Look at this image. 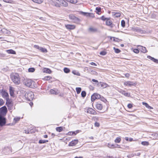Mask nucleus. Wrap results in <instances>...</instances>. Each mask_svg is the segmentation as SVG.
Here are the masks:
<instances>
[{
	"label": "nucleus",
	"mask_w": 158,
	"mask_h": 158,
	"mask_svg": "<svg viewBox=\"0 0 158 158\" xmlns=\"http://www.w3.org/2000/svg\"><path fill=\"white\" fill-rule=\"evenodd\" d=\"M119 145L117 144H116L115 145H114L113 144H112L110 143H108L107 145V146L110 148H117V146H118Z\"/></svg>",
	"instance_id": "a211bd4d"
},
{
	"label": "nucleus",
	"mask_w": 158,
	"mask_h": 158,
	"mask_svg": "<svg viewBox=\"0 0 158 158\" xmlns=\"http://www.w3.org/2000/svg\"><path fill=\"white\" fill-rule=\"evenodd\" d=\"M35 70V69L33 68H31L28 69V71L30 72H33Z\"/></svg>",
	"instance_id": "ea45409f"
},
{
	"label": "nucleus",
	"mask_w": 158,
	"mask_h": 158,
	"mask_svg": "<svg viewBox=\"0 0 158 158\" xmlns=\"http://www.w3.org/2000/svg\"><path fill=\"white\" fill-rule=\"evenodd\" d=\"M50 94H54L55 95H57L58 94V92L54 89H51L50 91Z\"/></svg>",
	"instance_id": "b1692460"
},
{
	"label": "nucleus",
	"mask_w": 158,
	"mask_h": 158,
	"mask_svg": "<svg viewBox=\"0 0 158 158\" xmlns=\"http://www.w3.org/2000/svg\"><path fill=\"white\" fill-rule=\"evenodd\" d=\"M33 131H31V130L30 131H29L28 130H25L24 131V132L27 134H29L30 133H31L32 132H33Z\"/></svg>",
	"instance_id": "49530a36"
},
{
	"label": "nucleus",
	"mask_w": 158,
	"mask_h": 158,
	"mask_svg": "<svg viewBox=\"0 0 158 158\" xmlns=\"http://www.w3.org/2000/svg\"><path fill=\"white\" fill-rule=\"evenodd\" d=\"M86 93L85 91H83L81 92V95L82 97L84 98L86 96Z\"/></svg>",
	"instance_id": "4c0bfd02"
},
{
	"label": "nucleus",
	"mask_w": 158,
	"mask_h": 158,
	"mask_svg": "<svg viewBox=\"0 0 158 158\" xmlns=\"http://www.w3.org/2000/svg\"><path fill=\"white\" fill-rule=\"evenodd\" d=\"M119 92L123 95H124L125 96H129L130 95L129 94L125 92V91L121 90Z\"/></svg>",
	"instance_id": "a878e982"
},
{
	"label": "nucleus",
	"mask_w": 158,
	"mask_h": 158,
	"mask_svg": "<svg viewBox=\"0 0 158 158\" xmlns=\"http://www.w3.org/2000/svg\"><path fill=\"white\" fill-rule=\"evenodd\" d=\"M92 81L94 82L97 83V86L98 87H99L100 88V87L101 86V83H102L101 82H98V81L97 80H95V79H92Z\"/></svg>",
	"instance_id": "aec40b11"
},
{
	"label": "nucleus",
	"mask_w": 158,
	"mask_h": 158,
	"mask_svg": "<svg viewBox=\"0 0 158 158\" xmlns=\"http://www.w3.org/2000/svg\"><path fill=\"white\" fill-rule=\"evenodd\" d=\"M89 31L92 32H96L98 31V29L96 28L90 27L89 29Z\"/></svg>",
	"instance_id": "2eb2a0df"
},
{
	"label": "nucleus",
	"mask_w": 158,
	"mask_h": 158,
	"mask_svg": "<svg viewBox=\"0 0 158 158\" xmlns=\"http://www.w3.org/2000/svg\"><path fill=\"white\" fill-rule=\"evenodd\" d=\"M94 125L95 127H99L100 126L99 123L97 122H95L94 123Z\"/></svg>",
	"instance_id": "4d7b16f0"
},
{
	"label": "nucleus",
	"mask_w": 158,
	"mask_h": 158,
	"mask_svg": "<svg viewBox=\"0 0 158 158\" xmlns=\"http://www.w3.org/2000/svg\"><path fill=\"white\" fill-rule=\"evenodd\" d=\"M45 71L48 73H51V71L49 69H46Z\"/></svg>",
	"instance_id": "a18cd8bd"
},
{
	"label": "nucleus",
	"mask_w": 158,
	"mask_h": 158,
	"mask_svg": "<svg viewBox=\"0 0 158 158\" xmlns=\"http://www.w3.org/2000/svg\"><path fill=\"white\" fill-rule=\"evenodd\" d=\"M69 19L71 20L73 22L75 23H77L79 21V19L73 15H69Z\"/></svg>",
	"instance_id": "39448f33"
},
{
	"label": "nucleus",
	"mask_w": 158,
	"mask_h": 158,
	"mask_svg": "<svg viewBox=\"0 0 158 158\" xmlns=\"http://www.w3.org/2000/svg\"><path fill=\"white\" fill-rule=\"evenodd\" d=\"M106 23L107 26H109L111 28L113 27L114 25L112 24V22L110 19L107 18L106 21Z\"/></svg>",
	"instance_id": "1a4fd4ad"
},
{
	"label": "nucleus",
	"mask_w": 158,
	"mask_h": 158,
	"mask_svg": "<svg viewBox=\"0 0 158 158\" xmlns=\"http://www.w3.org/2000/svg\"><path fill=\"white\" fill-rule=\"evenodd\" d=\"M90 64L92 65L97 66V64L93 62L91 63Z\"/></svg>",
	"instance_id": "0e129e2a"
},
{
	"label": "nucleus",
	"mask_w": 158,
	"mask_h": 158,
	"mask_svg": "<svg viewBox=\"0 0 158 158\" xmlns=\"http://www.w3.org/2000/svg\"><path fill=\"white\" fill-rule=\"evenodd\" d=\"M7 110L5 106H2L0 108V116H5L7 113Z\"/></svg>",
	"instance_id": "20e7f679"
},
{
	"label": "nucleus",
	"mask_w": 158,
	"mask_h": 158,
	"mask_svg": "<svg viewBox=\"0 0 158 158\" xmlns=\"http://www.w3.org/2000/svg\"><path fill=\"white\" fill-rule=\"evenodd\" d=\"M143 105L145 106L147 108H148V109H153L152 107L151 106H149V105L148 103H146L143 102Z\"/></svg>",
	"instance_id": "393cba45"
},
{
	"label": "nucleus",
	"mask_w": 158,
	"mask_h": 158,
	"mask_svg": "<svg viewBox=\"0 0 158 158\" xmlns=\"http://www.w3.org/2000/svg\"><path fill=\"white\" fill-rule=\"evenodd\" d=\"M63 129V127H58L56 128V131L59 132H61Z\"/></svg>",
	"instance_id": "cd10ccee"
},
{
	"label": "nucleus",
	"mask_w": 158,
	"mask_h": 158,
	"mask_svg": "<svg viewBox=\"0 0 158 158\" xmlns=\"http://www.w3.org/2000/svg\"><path fill=\"white\" fill-rule=\"evenodd\" d=\"M125 76L126 77H129L130 76V74L128 73H127L125 74Z\"/></svg>",
	"instance_id": "e2e57ef3"
},
{
	"label": "nucleus",
	"mask_w": 158,
	"mask_h": 158,
	"mask_svg": "<svg viewBox=\"0 0 158 158\" xmlns=\"http://www.w3.org/2000/svg\"><path fill=\"white\" fill-rule=\"evenodd\" d=\"M10 78L13 82L16 85H19L20 83V78L17 73H14L10 75Z\"/></svg>",
	"instance_id": "f257e3e1"
},
{
	"label": "nucleus",
	"mask_w": 158,
	"mask_h": 158,
	"mask_svg": "<svg viewBox=\"0 0 158 158\" xmlns=\"http://www.w3.org/2000/svg\"><path fill=\"white\" fill-rule=\"evenodd\" d=\"M2 31L4 34H10V31L7 29L3 28L1 30Z\"/></svg>",
	"instance_id": "5701e85b"
},
{
	"label": "nucleus",
	"mask_w": 158,
	"mask_h": 158,
	"mask_svg": "<svg viewBox=\"0 0 158 158\" xmlns=\"http://www.w3.org/2000/svg\"><path fill=\"white\" fill-rule=\"evenodd\" d=\"M33 2H35L40 3L43 2V0H32Z\"/></svg>",
	"instance_id": "e433bc0d"
},
{
	"label": "nucleus",
	"mask_w": 158,
	"mask_h": 158,
	"mask_svg": "<svg viewBox=\"0 0 158 158\" xmlns=\"http://www.w3.org/2000/svg\"><path fill=\"white\" fill-rule=\"evenodd\" d=\"M78 142V140L74 139L72 141L69 142V146H75L77 144V143Z\"/></svg>",
	"instance_id": "9d476101"
},
{
	"label": "nucleus",
	"mask_w": 158,
	"mask_h": 158,
	"mask_svg": "<svg viewBox=\"0 0 158 158\" xmlns=\"http://www.w3.org/2000/svg\"><path fill=\"white\" fill-rule=\"evenodd\" d=\"M114 15L116 17H119L121 15L120 13H116Z\"/></svg>",
	"instance_id": "bf43d9fd"
},
{
	"label": "nucleus",
	"mask_w": 158,
	"mask_h": 158,
	"mask_svg": "<svg viewBox=\"0 0 158 158\" xmlns=\"http://www.w3.org/2000/svg\"><path fill=\"white\" fill-rule=\"evenodd\" d=\"M77 93V94L80 93L81 91V88L80 87H77L76 89Z\"/></svg>",
	"instance_id": "473e14b6"
},
{
	"label": "nucleus",
	"mask_w": 158,
	"mask_h": 158,
	"mask_svg": "<svg viewBox=\"0 0 158 158\" xmlns=\"http://www.w3.org/2000/svg\"><path fill=\"white\" fill-rule=\"evenodd\" d=\"M107 18H106L104 16H102L101 17V19L102 20L105 21L106 20Z\"/></svg>",
	"instance_id": "5fc2aeb1"
},
{
	"label": "nucleus",
	"mask_w": 158,
	"mask_h": 158,
	"mask_svg": "<svg viewBox=\"0 0 158 158\" xmlns=\"http://www.w3.org/2000/svg\"><path fill=\"white\" fill-rule=\"evenodd\" d=\"M147 58L152 60L155 63L158 64V60L157 59H156L154 57H152L150 56H147Z\"/></svg>",
	"instance_id": "f3484780"
},
{
	"label": "nucleus",
	"mask_w": 158,
	"mask_h": 158,
	"mask_svg": "<svg viewBox=\"0 0 158 158\" xmlns=\"http://www.w3.org/2000/svg\"><path fill=\"white\" fill-rule=\"evenodd\" d=\"M67 1L73 4H75L77 2V0H67Z\"/></svg>",
	"instance_id": "c756f323"
},
{
	"label": "nucleus",
	"mask_w": 158,
	"mask_h": 158,
	"mask_svg": "<svg viewBox=\"0 0 158 158\" xmlns=\"http://www.w3.org/2000/svg\"><path fill=\"white\" fill-rule=\"evenodd\" d=\"M10 94L11 96H13L14 95V90L13 89V88L10 86L9 88Z\"/></svg>",
	"instance_id": "412c9836"
},
{
	"label": "nucleus",
	"mask_w": 158,
	"mask_h": 158,
	"mask_svg": "<svg viewBox=\"0 0 158 158\" xmlns=\"http://www.w3.org/2000/svg\"><path fill=\"white\" fill-rule=\"evenodd\" d=\"M51 78V77L49 76H46L44 78V79L46 80H49Z\"/></svg>",
	"instance_id": "3c124183"
},
{
	"label": "nucleus",
	"mask_w": 158,
	"mask_h": 158,
	"mask_svg": "<svg viewBox=\"0 0 158 158\" xmlns=\"http://www.w3.org/2000/svg\"><path fill=\"white\" fill-rule=\"evenodd\" d=\"M6 106L8 107L9 109L11 110L12 109V108H13L12 104H10L9 105H8Z\"/></svg>",
	"instance_id": "a19ab883"
},
{
	"label": "nucleus",
	"mask_w": 158,
	"mask_h": 158,
	"mask_svg": "<svg viewBox=\"0 0 158 158\" xmlns=\"http://www.w3.org/2000/svg\"><path fill=\"white\" fill-rule=\"evenodd\" d=\"M48 142V140H40L39 141V143H44Z\"/></svg>",
	"instance_id": "c85d7f7f"
},
{
	"label": "nucleus",
	"mask_w": 158,
	"mask_h": 158,
	"mask_svg": "<svg viewBox=\"0 0 158 158\" xmlns=\"http://www.w3.org/2000/svg\"><path fill=\"white\" fill-rule=\"evenodd\" d=\"M6 120V118L4 117V116H0V126H2L5 124Z\"/></svg>",
	"instance_id": "6e6552de"
},
{
	"label": "nucleus",
	"mask_w": 158,
	"mask_h": 158,
	"mask_svg": "<svg viewBox=\"0 0 158 158\" xmlns=\"http://www.w3.org/2000/svg\"><path fill=\"white\" fill-rule=\"evenodd\" d=\"M25 97L28 101H31L34 98L33 93L31 92H27L25 94Z\"/></svg>",
	"instance_id": "7ed1b4c3"
},
{
	"label": "nucleus",
	"mask_w": 158,
	"mask_h": 158,
	"mask_svg": "<svg viewBox=\"0 0 158 158\" xmlns=\"http://www.w3.org/2000/svg\"><path fill=\"white\" fill-rule=\"evenodd\" d=\"M20 117H16L15 118H14V121L15 122H17L19 121V120L20 119Z\"/></svg>",
	"instance_id": "79ce46f5"
},
{
	"label": "nucleus",
	"mask_w": 158,
	"mask_h": 158,
	"mask_svg": "<svg viewBox=\"0 0 158 158\" xmlns=\"http://www.w3.org/2000/svg\"><path fill=\"white\" fill-rule=\"evenodd\" d=\"M133 52L135 53H138L139 52V51L138 49L135 48L133 50Z\"/></svg>",
	"instance_id": "603ef678"
},
{
	"label": "nucleus",
	"mask_w": 158,
	"mask_h": 158,
	"mask_svg": "<svg viewBox=\"0 0 158 158\" xmlns=\"http://www.w3.org/2000/svg\"><path fill=\"white\" fill-rule=\"evenodd\" d=\"M96 99L97 98L94 94L91 96V100L92 102H94Z\"/></svg>",
	"instance_id": "2f4dec72"
},
{
	"label": "nucleus",
	"mask_w": 158,
	"mask_h": 158,
	"mask_svg": "<svg viewBox=\"0 0 158 158\" xmlns=\"http://www.w3.org/2000/svg\"><path fill=\"white\" fill-rule=\"evenodd\" d=\"M68 135H73V133L72 132H69L68 133Z\"/></svg>",
	"instance_id": "680f3d73"
},
{
	"label": "nucleus",
	"mask_w": 158,
	"mask_h": 158,
	"mask_svg": "<svg viewBox=\"0 0 158 158\" xmlns=\"http://www.w3.org/2000/svg\"><path fill=\"white\" fill-rule=\"evenodd\" d=\"M73 133V135H75L78 132V131H77L76 132L73 131L72 132Z\"/></svg>",
	"instance_id": "69168bd1"
},
{
	"label": "nucleus",
	"mask_w": 158,
	"mask_h": 158,
	"mask_svg": "<svg viewBox=\"0 0 158 158\" xmlns=\"http://www.w3.org/2000/svg\"><path fill=\"white\" fill-rule=\"evenodd\" d=\"M106 158H114L112 156H106Z\"/></svg>",
	"instance_id": "774afa93"
},
{
	"label": "nucleus",
	"mask_w": 158,
	"mask_h": 158,
	"mask_svg": "<svg viewBox=\"0 0 158 158\" xmlns=\"http://www.w3.org/2000/svg\"><path fill=\"white\" fill-rule=\"evenodd\" d=\"M88 16L91 17L92 18H94V15L93 13H89Z\"/></svg>",
	"instance_id": "8fccbe9b"
},
{
	"label": "nucleus",
	"mask_w": 158,
	"mask_h": 158,
	"mask_svg": "<svg viewBox=\"0 0 158 158\" xmlns=\"http://www.w3.org/2000/svg\"><path fill=\"white\" fill-rule=\"evenodd\" d=\"M65 27L67 29L69 30H73L74 29L75 27V26L74 25H72L70 24H67L65 25Z\"/></svg>",
	"instance_id": "4468645a"
},
{
	"label": "nucleus",
	"mask_w": 158,
	"mask_h": 158,
	"mask_svg": "<svg viewBox=\"0 0 158 158\" xmlns=\"http://www.w3.org/2000/svg\"><path fill=\"white\" fill-rule=\"evenodd\" d=\"M3 1L9 3L10 2V0H3Z\"/></svg>",
	"instance_id": "338daca9"
},
{
	"label": "nucleus",
	"mask_w": 158,
	"mask_h": 158,
	"mask_svg": "<svg viewBox=\"0 0 158 158\" xmlns=\"http://www.w3.org/2000/svg\"><path fill=\"white\" fill-rule=\"evenodd\" d=\"M35 46H36V48L41 52L44 53H46L47 52V50L46 49L38 46L35 45Z\"/></svg>",
	"instance_id": "9b49d317"
},
{
	"label": "nucleus",
	"mask_w": 158,
	"mask_h": 158,
	"mask_svg": "<svg viewBox=\"0 0 158 158\" xmlns=\"http://www.w3.org/2000/svg\"><path fill=\"white\" fill-rule=\"evenodd\" d=\"M7 53L13 54H16V52L12 49H9L6 51Z\"/></svg>",
	"instance_id": "4be33fe9"
},
{
	"label": "nucleus",
	"mask_w": 158,
	"mask_h": 158,
	"mask_svg": "<svg viewBox=\"0 0 158 158\" xmlns=\"http://www.w3.org/2000/svg\"><path fill=\"white\" fill-rule=\"evenodd\" d=\"M94 94L96 97L97 99H99L101 98V96L98 93H94Z\"/></svg>",
	"instance_id": "72a5a7b5"
},
{
	"label": "nucleus",
	"mask_w": 158,
	"mask_h": 158,
	"mask_svg": "<svg viewBox=\"0 0 158 158\" xmlns=\"http://www.w3.org/2000/svg\"><path fill=\"white\" fill-rule=\"evenodd\" d=\"M121 141V139L119 137L115 139L114 141L116 143H119Z\"/></svg>",
	"instance_id": "58836bf2"
},
{
	"label": "nucleus",
	"mask_w": 158,
	"mask_h": 158,
	"mask_svg": "<svg viewBox=\"0 0 158 158\" xmlns=\"http://www.w3.org/2000/svg\"><path fill=\"white\" fill-rule=\"evenodd\" d=\"M113 48L115 52L116 53H118L121 52V51L118 48H115V47H114Z\"/></svg>",
	"instance_id": "f704fd0d"
},
{
	"label": "nucleus",
	"mask_w": 158,
	"mask_h": 158,
	"mask_svg": "<svg viewBox=\"0 0 158 158\" xmlns=\"http://www.w3.org/2000/svg\"><path fill=\"white\" fill-rule=\"evenodd\" d=\"M87 112L91 114L96 115L97 113L95 110L91 108H89L87 109Z\"/></svg>",
	"instance_id": "0eeeda50"
},
{
	"label": "nucleus",
	"mask_w": 158,
	"mask_h": 158,
	"mask_svg": "<svg viewBox=\"0 0 158 158\" xmlns=\"http://www.w3.org/2000/svg\"><path fill=\"white\" fill-rule=\"evenodd\" d=\"M72 73L74 74L75 75H80L79 73L75 70H73L72 72Z\"/></svg>",
	"instance_id": "c03bdc74"
},
{
	"label": "nucleus",
	"mask_w": 158,
	"mask_h": 158,
	"mask_svg": "<svg viewBox=\"0 0 158 158\" xmlns=\"http://www.w3.org/2000/svg\"><path fill=\"white\" fill-rule=\"evenodd\" d=\"M133 107L132 105L131 104H129L127 105V107L130 109L131 108Z\"/></svg>",
	"instance_id": "6e6d98bb"
},
{
	"label": "nucleus",
	"mask_w": 158,
	"mask_h": 158,
	"mask_svg": "<svg viewBox=\"0 0 158 158\" xmlns=\"http://www.w3.org/2000/svg\"><path fill=\"white\" fill-rule=\"evenodd\" d=\"M82 13L84 15L86 16H88V13H88L84 12H82Z\"/></svg>",
	"instance_id": "052dcab7"
},
{
	"label": "nucleus",
	"mask_w": 158,
	"mask_h": 158,
	"mask_svg": "<svg viewBox=\"0 0 158 158\" xmlns=\"http://www.w3.org/2000/svg\"><path fill=\"white\" fill-rule=\"evenodd\" d=\"M4 103V102L3 99L0 98V106H2Z\"/></svg>",
	"instance_id": "09e8293b"
},
{
	"label": "nucleus",
	"mask_w": 158,
	"mask_h": 158,
	"mask_svg": "<svg viewBox=\"0 0 158 158\" xmlns=\"http://www.w3.org/2000/svg\"><path fill=\"white\" fill-rule=\"evenodd\" d=\"M138 48L141 50V51L144 53H146L147 52L146 48L145 47L140 45H138Z\"/></svg>",
	"instance_id": "f8f14e48"
},
{
	"label": "nucleus",
	"mask_w": 158,
	"mask_h": 158,
	"mask_svg": "<svg viewBox=\"0 0 158 158\" xmlns=\"http://www.w3.org/2000/svg\"><path fill=\"white\" fill-rule=\"evenodd\" d=\"M9 98H7L6 99V105L12 104Z\"/></svg>",
	"instance_id": "bb28decb"
},
{
	"label": "nucleus",
	"mask_w": 158,
	"mask_h": 158,
	"mask_svg": "<svg viewBox=\"0 0 158 158\" xmlns=\"http://www.w3.org/2000/svg\"><path fill=\"white\" fill-rule=\"evenodd\" d=\"M125 21L124 20H122L121 22V25L123 27H124L125 26Z\"/></svg>",
	"instance_id": "37998d69"
},
{
	"label": "nucleus",
	"mask_w": 158,
	"mask_h": 158,
	"mask_svg": "<svg viewBox=\"0 0 158 158\" xmlns=\"http://www.w3.org/2000/svg\"><path fill=\"white\" fill-rule=\"evenodd\" d=\"M106 53H107V52H106L104 51H102L100 52V54L101 55H102L104 56V55H105L106 54Z\"/></svg>",
	"instance_id": "de8ad7c7"
},
{
	"label": "nucleus",
	"mask_w": 158,
	"mask_h": 158,
	"mask_svg": "<svg viewBox=\"0 0 158 158\" xmlns=\"http://www.w3.org/2000/svg\"><path fill=\"white\" fill-rule=\"evenodd\" d=\"M96 10L98 12H100L101 11V8L100 7H97L96 8Z\"/></svg>",
	"instance_id": "864d4df0"
},
{
	"label": "nucleus",
	"mask_w": 158,
	"mask_h": 158,
	"mask_svg": "<svg viewBox=\"0 0 158 158\" xmlns=\"http://www.w3.org/2000/svg\"><path fill=\"white\" fill-rule=\"evenodd\" d=\"M2 95L3 97L6 98H8L9 95L8 93L5 91H3L2 92Z\"/></svg>",
	"instance_id": "6ab92c4d"
},
{
	"label": "nucleus",
	"mask_w": 158,
	"mask_h": 158,
	"mask_svg": "<svg viewBox=\"0 0 158 158\" xmlns=\"http://www.w3.org/2000/svg\"><path fill=\"white\" fill-rule=\"evenodd\" d=\"M101 84V85L100 88L102 89L109 87V85L106 83L102 82V83Z\"/></svg>",
	"instance_id": "dca6fc26"
},
{
	"label": "nucleus",
	"mask_w": 158,
	"mask_h": 158,
	"mask_svg": "<svg viewBox=\"0 0 158 158\" xmlns=\"http://www.w3.org/2000/svg\"><path fill=\"white\" fill-rule=\"evenodd\" d=\"M136 31L138 32H139L140 33H142V32H143V30H141V29H136Z\"/></svg>",
	"instance_id": "13d9d810"
},
{
	"label": "nucleus",
	"mask_w": 158,
	"mask_h": 158,
	"mask_svg": "<svg viewBox=\"0 0 158 158\" xmlns=\"http://www.w3.org/2000/svg\"><path fill=\"white\" fill-rule=\"evenodd\" d=\"M141 144L144 146H148L149 144V143L147 141H143L142 142Z\"/></svg>",
	"instance_id": "c9c22d12"
},
{
	"label": "nucleus",
	"mask_w": 158,
	"mask_h": 158,
	"mask_svg": "<svg viewBox=\"0 0 158 158\" xmlns=\"http://www.w3.org/2000/svg\"><path fill=\"white\" fill-rule=\"evenodd\" d=\"M96 107L98 110H101L103 108V106L101 104L98 102L96 105Z\"/></svg>",
	"instance_id": "ddd939ff"
},
{
	"label": "nucleus",
	"mask_w": 158,
	"mask_h": 158,
	"mask_svg": "<svg viewBox=\"0 0 158 158\" xmlns=\"http://www.w3.org/2000/svg\"><path fill=\"white\" fill-rule=\"evenodd\" d=\"M136 84V82H134L132 81H127L124 83V85L125 86H135Z\"/></svg>",
	"instance_id": "423d86ee"
},
{
	"label": "nucleus",
	"mask_w": 158,
	"mask_h": 158,
	"mask_svg": "<svg viewBox=\"0 0 158 158\" xmlns=\"http://www.w3.org/2000/svg\"><path fill=\"white\" fill-rule=\"evenodd\" d=\"M23 83L26 86L31 88H34L35 87V82L31 79L25 78L23 81Z\"/></svg>",
	"instance_id": "f03ea898"
},
{
	"label": "nucleus",
	"mask_w": 158,
	"mask_h": 158,
	"mask_svg": "<svg viewBox=\"0 0 158 158\" xmlns=\"http://www.w3.org/2000/svg\"><path fill=\"white\" fill-rule=\"evenodd\" d=\"M64 71L66 73H68L70 72V69L67 68H64Z\"/></svg>",
	"instance_id": "7c9ffc66"
}]
</instances>
